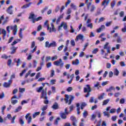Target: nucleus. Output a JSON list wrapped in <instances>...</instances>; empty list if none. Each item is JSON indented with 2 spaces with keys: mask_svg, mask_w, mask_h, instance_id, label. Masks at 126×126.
I'll return each instance as SVG.
<instances>
[{
  "mask_svg": "<svg viewBox=\"0 0 126 126\" xmlns=\"http://www.w3.org/2000/svg\"><path fill=\"white\" fill-rule=\"evenodd\" d=\"M6 118L8 120H10L11 121L12 124H15V119H16V116H14L12 118L11 114H8L7 115Z\"/></svg>",
  "mask_w": 126,
  "mask_h": 126,
  "instance_id": "obj_3",
  "label": "nucleus"
},
{
  "mask_svg": "<svg viewBox=\"0 0 126 126\" xmlns=\"http://www.w3.org/2000/svg\"><path fill=\"white\" fill-rule=\"evenodd\" d=\"M111 66H112V64L110 63H107L106 64L107 68H111Z\"/></svg>",
  "mask_w": 126,
  "mask_h": 126,
  "instance_id": "obj_64",
  "label": "nucleus"
},
{
  "mask_svg": "<svg viewBox=\"0 0 126 126\" xmlns=\"http://www.w3.org/2000/svg\"><path fill=\"white\" fill-rule=\"evenodd\" d=\"M19 92L20 93H23V92H25V88H19Z\"/></svg>",
  "mask_w": 126,
  "mask_h": 126,
  "instance_id": "obj_48",
  "label": "nucleus"
},
{
  "mask_svg": "<svg viewBox=\"0 0 126 126\" xmlns=\"http://www.w3.org/2000/svg\"><path fill=\"white\" fill-rule=\"evenodd\" d=\"M71 121H73V122H77V120L76 118L74 117V116H72L70 117Z\"/></svg>",
  "mask_w": 126,
  "mask_h": 126,
  "instance_id": "obj_43",
  "label": "nucleus"
},
{
  "mask_svg": "<svg viewBox=\"0 0 126 126\" xmlns=\"http://www.w3.org/2000/svg\"><path fill=\"white\" fill-rule=\"evenodd\" d=\"M52 108L53 110H58L59 109V104H58V103L55 102Z\"/></svg>",
  "mask_w": 126,
  "mask_h": 126,
  "instance_id": "obj_13",
  "label": "nucleus"
},
{
  "mask_svg": "<svg viewBox=\"0 0 126 126\" xmlns=\"http://www.w3.org/2000/svg\"><path fill=\"white\" fill-rule=\"evenodd\" d=\"M72 63V64H75L76 65H78V64H79V60L77 59L75 61H73Z\"/></svg>",
  "mask_w": 126,
  "mask_h": 126,
  "instance_id": "obj_22",
  "label": "nucleus"
},
{
  "mask_svg": "<svg viewBox=\"0 0 126 126\" xmlns=\"http://www.w3.org/2000/svg\"><path fill=\"white\" fill-rule=\"evenodd\" d=\"M103 115L104 117H107V118H110V114L106 111L103 112Z\"/></svg>",
  "mask_w": 126,
  "mask_h": 126,
  "instance_id": "obj_39",
  "label": "nucleus"
},
{
  "mask_svg": "<svg viewBox=\"0 0 126 126\" xmlns=\"http://www.w3.org/2000/svg\"><path fill=\"white\" fill-rule=\"evenodd\" d=\"M67 0V1L66 2V3L65 4V7H67V6L68 5V4H69L71 2V0Z\"/></svg>",
  "mask_w": 126,
  "mask_h": 126,
  "instance_id": "obj_59",
  "label": "nucleus"
},
{
  "mask_svg": "<svg viewBox=\"0 0 126 126\" xmlns=\"http://www.w3.org/2000/svg\"><path fill=\"white\" fill-rule=\"evenodd\" d=\"M95 9H96V6H94V5H93V4L91 6V9H90L91 12H93V11H94Z\"/></svg>",
  "mask_w": 126,
  "mask_h": 126,
  "instance_id": "obj_28",
  "label": "nucleus"
},
{
  "mask_svg": "<svg viewBox=\"0 0 126 126\" xmlns=\"http://www.w3.org/2000/svg\"><path fill=\"white\" fill-rule=\"evenodd\" d=\"M67 115H66L64 112H63L60 114V117L62 119H63V120H65V119H66Z\"/></svg>",
  "mask_w": 126,
  "mask_h": 126,
  "instance_id": "obj_14",
  "label": "nucleus"
},
{
  "mask_svg": "<svg viewBox=\"0 0 126 126\" xmlns=\"http://www.w3.org/2000/svg\"><path fill=\"white\" fill-rule=\"evenodd\" d=\"M41 98L46 99V91L43 89L42 90Z\"/></svg>",
  "mask_w": 126,
  "mask_h": 126,
  "instance_id": "obj_11",
  "label": "nucleus"
},
{
  "mask_svg": "<svg viewBox=\"0 0 126 126\" xmlns=\"http://www.w3.org/2000/svg\"><path fill=\"white\" fill-rule=\"evenodd\" d=\"M95 119H96V115L95 114H93L91 116V120L94 121Z\"/></svg>",
  "mask_w": 126,
  "mask_h": 126,
  "instance_id": "obj_45",
  "label": "nucleus"
},
{
  "mask_svg": "<svg viewBox=\"0 0 126 126\" xmlns=\"http://www.w3.org/2000/svg\"><path fill=\"white\" fill-rule=\"evenodd\" d=\"M30 115H31V114L28 113L25 116V118L26 120H28V124H29V125H30V124L32 123V117L30 116Z\"/></svg>",
  "mask_w": 126,
  "mask_h": 126,
  "instance_id": "obj_5",
  "label": "nucleus"
},
{
  "mask_svg": "<svg viewBox=\"0 0 126 126\" xmlns=\"http://www.w3.org/2000/svg\"><path fill=\"white\" fill-rule=\"evenodd\" d=\"M1 59H5V60L8 59V56H6L5 54H3L1 56Z\"/></svg>",
  "mask_w": 126,
  "mask_h": 126,
  "instance_id": "obj_56",
  "label": "nucleus"
},
{
  "mask_svg": "<svg viewBox=\"0 0 126 126\" xmlns=\"http://www.w3.org/2000/svg\"><path fill=\"white\" fill-rule=\"evenodd\" d=\"M110 2L111 0H104L101 3V5L107 6V5H109V3H110Z\"/></svg>",
  "mask_w": 126,
  "mask_h": 126,
  "instance_id": "obj_8",
  "label": "nucleus"
},
{
  "mask_svg": "<svg viewBox=\"0 0 126 126\" xmlns=\"http://www.w3.org/2000/svg\"><path fill=\"white\" fill-rule=\"evenodd\" d=\"M19 122H20V124L21 125V126H23L25 124L24 121H23V120H22V119H19Z\"/></svg>",
  "mask_w": 126,
  "mask_h": 126,
  "instance_id": "obj_63",
  "label": "nucleus"
},
{
  "mask_svg": "<svg viewBox=\"0 0 126 126\" xmlns=\"http://www.w3.org/2000/svg\"><path fill=\"white\" fill-rule=\"evenodd\" d=\"M59 121H61V118L60 117H58L55 120V121L54 122V125H55L56 126H58Z\"/></svg>",
  "mask_w": 126,
  "mask_h": 126,
  "instance_id": "obj_24",
  "label": "nucleus"
},
{
  "mask_svg": "<svg viewBox=\"0 0 126 126\" xmlns=\"http://www.w3.org/2000/svg\"><path fill=\"white\" fill-rule=\"evenodd\" d=\"M86 4L87 5V9L89 10V9H90V6H91V5L92 4V2H90Z\"/></svg>",
  "mask_w": 126,
  "mask_h": 126,
  "instance_id": "obj_41",
  "label": "nucleus"
},
{
  "mask_svg": "<svg viewBox=\"0 0 126 126\" xmlns=\"http://www.w3.org/2000/svg\"><path fill=\"white\" fill-rule=\"evenodd\" d=\"M45 38L44 37H38L37 38V40H38L39 41H40V42H42V41H44Z\"/></svg>",
  "mask_w": 126,
  "mask_h": 126,
  "instance_id": "obj_60",
  "label": "nucleus"
},
{
  "mask_svg": "<svg viewBox=\"0 0 126 126\" xmlns=\"http://www.w3.org/2000/svg\"><path fill=\"white\" fill-rule=\"evenodd\" d=\"M95 116H97L98 118H101V112L98 110H96L95 112Z\"/></svg>",
  "mask_w": 126,
  "mask_h": 126,
  "instance_id": "obj_19",
  "label": "nucleus"
},
{
  "mask_svg": "<svg viewBox=\"0 0 126 126\" xmlns=\"http://www.w3.org/2000/svg\"><path fill=\"white\" fill-rule=\"evenodd\" d=\"M63 47H64L63 45H62L59 46V47L58 48L57 50H58V51H62V50H63Z\"/></svg>",
  "mask_w": 126,
  "mask_h": 126,
  "instance_id": "obj_61",
  "label": "nucleus"
},
{
  "mask_svg": "<svg viewBox=\"0 0 126 126\" xmlns=\"http://www.w3.org/2000/svg\"><path fill=\"white\" fill-rule=\"evenodd\" d=\"M47 109H48V105H43L41 108V111H46V110H47Z\"/></svg>",
  "mask_w": 126,
  "mask_h": 126,
  "instance_id": "obj_38",
  "label": "nucleus"
},
{
  "mask_svg": "<svg viewBox=\"0 0 126 126\" xmlns=\"http://www.w3.org/2000/svg\"><path fill=\"white\" fill-rule=\"evenodd\" d=\"M63 14L62 15H61L56 20V23L57 24H59V22H61V20L63 19Z\"/></svg>",
  "mask_w": 126,
  "mask_h": 126,
  "instance_id": "obj_12",
  "label": "nucleus"
},
{
  "mask_svg": "<svg viewBox=\"0 0 126 126\" xmlns=\"http://www.w3.org/2000/svg\"><path fill=\"white\" fill-rule=\"evenodd\" d=\"M70 44L72 46V47H74L75 46V42L74 40H71L70 42Z\"/></svg>",
  "mask_w": 126,
  "mask_h": 126,
  "instance_id": "obj_50",
  "label": "nucleus"
},
{
  "mask_svg": "<svg viewBox=\"0 0 126 126\" xmlns=\"http://www.w3.org/2000/svg\"><path fill=\"white\" fill-rule=\"evenodd\" d=\"M116 2L115 0H113L111 3H110V6L111 8L113 9L114 8V7L115 5H116Z\"/></svg>",
  "mask_w": 126,
  "mask_h": 126,
  "instance_id": "obj_21",
  "label": "nucleus"
},
{
  "mask_svg": "<svg viewBox=\"0 0 126 126\" xmlns=\"http://www.w3.org/2000/svg\"><path fill=\"white\" fill-rule=\"evenodd\" d=\"M11 29L12 30L14 35H16V34H17L18 27L17 25L11 27Z\"/></svg>",
  "mask_w": 126,
  "mask_h": 126,
  "instance_id": "obj_6",
  "label": "nucleus"
},
{
  "mask_svg": "<svg viewBox=\"0 0 126 126\" xmlns=\"http://www.w3.org/2000/svg\"><path fill=\"white\" fill-rule=\"evenodd\" d=\"M68 99H69V95H68V94H65L64 101L66 103H68Z\"/></svg>",
  "mask_w": 126,
  "mask_h": 126,
  "instance_id": "obj_27",
  "label": "nucleus"
},
{
  "mask_svg": "<svg viewBox=\"0 0 126 126\" xmlns=\"http://www.w3.org/2000/svg\"><path fill=\"white\" fill-rule=\"evenodd\" d=\"M72 90H73V89L72 87H69L66 89V91H67V92H71V91H72Z\"/></svg>",
  "mask_w": 126,
  "mask_h": 126,
  "instance_id": "obj_51",
  "label": "nucleus"
},
{
  "mask_svg": "<svg viewBox=\"0 0 126 126\" xmlns=\"http://www.w3.org/2000/svg\"><path fill=\"white\" fill-rule=\"evenodd\" d=\"M2 34H3V38L4 39V37L6 36V31L4 29L2 30Z\"/></svg>",
  "mask_w": 126,
  "mask_h": 126,
  "instance_id": "obj_33",
  "label": "nucleus"
},
{
  "mask_svg": "<svg viewBox=\"0 0 126 126\" xmlns=\"http://www.w3.org/2000/svg\"><path fill=\"white\" fill-rule=\"evenodd\" d=\"M112 90H116V88L113 86L110 87L109 89L106 90L107 92H112Z\"/></svg>",
  "mask_w": 126,
  "mask_h": 126,
  "instance_id": "obj_17",
  "label": "nucleus"
},
{
  "mask_svg": "<svg viewBox=\"0 0 126 126\" xmlns=\"http://www.w3.org/2000/svg\"><path fill=\"white\" fill-rule=\"evenodd\" d=\"M120 64L121 65V66L124 67V66H126V63H125V62H121L120 63Z\"/></svg>",
  "mask_w": 126,
  "mask_h": 126,
  "instance_id": "obj_62",
  "label": "nucleus"
},
{
  "mask_svg": "<svg viewBox=\"0 0 126 126\" xmlns=\"http://www.w3.org/2000/svg\"><path fill=\"white\" fill-rule=\"evenodd\" d=\"M109 113L110 114H114V113H116V109L113 108L111 109L110 111H109Z\"/></svg>",
  "mask_w": 126,
  "mask_h": 126,
  "instance_id": "obj_54",
  "label": "nucleus"
},
{
  "mask_svg": "<svg viewBox=\"0 0 126 126\" xmlns=\"http://www.w3.org/2000/svg\"><path fill=\"white\" fill-rule=\"evenodd\" d=\"M43 87H40L39 88H36V92H38V93H40L42 90H43Z\"/></svg>",
  "mask_w": 126,
  "mask_h": 126,
  "instance_id": "obj_36",
  "label": "nucleus"
},
{
  "mask_svg": "<svg viewBox=\"0 0 126 126\" xmlns=\"http://www.w3.org/2000/svg\"><path fill=\"white\" fill-rule=\"evenodd\" d=\"M86 87L87 88H84V93H87V94L85 95V97H86V98H88V97H89V96H90V92H91L92 90H91V88L90 87V86H89V85H87Z\"/></svg>",
  "mask_w": 126,
  "mask_h": 126,
  "instance_id": "obj_1",
  "label": "nucleus"
},
{
  "mask_svg": "<svg viewBox=\"0 0 126 126\" xmlns=\"http://www.w3.org/2000/svg\"><path fill=\"white\" fill-rule=\"evenodd\" d=\"M109 45V42H106L105 44L104 45L103 47V49L107 50V49H109L110 47H108Z\"/></svg>",
  "mask_w": 126,
  "mask_h": 126,
  "instance_id": "obj_40",
  "label": "nucleus"
},
{
  "mask_svg": "<svg viewBox=\"0 0 126 126\" xmlns=\"http://www.w3.org/2000/svg\"><path fill=\"white\" fill-rule=\"evenodd\" d=\"M18 41H20V39H17L16 40H14L12 43H11V46H14V45L17 44L18 43Z\"/></svg>",
  "mask_w": 126,
  "mask_h": 126,
  "instance_id": "obj_44",
  "label": "nucleus"
},
{
  "mask_svg": "<svg viewBox=\"0 0 126 126\" xmlns=\"http://www.w3.org/2000/svg\"><path fill=\"white\" fill-rule=\"evenodd\" d=\"M120 9H117L115 12H114V15H118L119 14V12H120Z\"/></svg>",
  "mask_w": 126,
  "mask_h": 126,
  "instance_id": "obj_57",
  "label": "nucleus"
},
{
  "mask_svg": "<svg viewBox=\"0 0 126 126\" xmlns=\"http://www.w3.org/2000/svg\"><path fill=\"white\" fill-rule=\"evenodd\" d=\"M126 102V99L125 98H121L120 101V104H125V102Z\"/></svg>",
  "mask_w": 126,
  "mask_h": 126,
  "instance_id": "obj_52",
  "label": "nucleus"
},
{
  "mask_svg": "<svg viewBox=\"0 0 126 126\" xmlns=\"http://www.w3.org/2000/svg\"><path fill=\"white\" fill-rule=\"evenodd\" d=\"M36 17H37V16H35L34 13H33L32 12L30 14V15L29 17V19H32H32H36Z\"/></svg>",
  "mask_w": 126,
  "mask_h": 126,
  "instance_id": "obj_10",
  "label": "nucleus"
},
{
  "mask_svg": "<svg viewBox=\"0 0 126 126\" xmlns=\"http://www.w3.org/2000/svg\"><path fill=\"white\" fill-rule=\"evenodd\" d=\"M16 49H17V48L15 47L14 46H12L11 48V50H12V51L11 52V55H13V54L15 53V51H16Z\"/></svg>",
  "mask_w": 126,
  "mask_h": 126,
  "instance_id": "obj_18",
  "label": "nucleus"
},
{
  "mask_svg": "<svg viewBox=\"0 0 126 126\" xmlns=\"http://www.w3.org/2000/svg\"><path fill=\"white\" fill-rule=\"evenodd\" d=\"M87 106V104L85 102H82L81 104V110H83L84 107H86Z\"/></svg>",
  "mask_w": 126,
  "mask_h": 126,
  "instance_id": "obj_30",
  "label": "nucleus"
},
{
  "mask_svg": "<svg viewBox=\"0 0 126 126\" xmlns=\"http://www.w3.org/2000/svg\"><path fill=\"white\" fill-rule=\"evenodd\" d=\"M40 115V112H35L32 114L33 119H35L37 117V116H39Z\"/></svg>",
  "mask_w": 126,
  "mask_h": 126,
  "instance_id": "obj_25",
  "label": "nucleus"
},
{
  "mask_svg": "<svg viewBox=\"0 0 126 126\" xmlns=\"http://www.w3.org/2000/svg\"><path fill=\"white\" fill-rule=\"evenodd\" d=\"M12 8H13V6L11 5L9 6L6 10L7 13L10 15L13 14V10H12Z\"/></svg>",
  "mask_w": 126,
  "mask_h": 126,
  "instance_id": "obj_7",
  "label": "nucleus"
},
{
  "mask_svg": "<svg viewBox=\"0 0 126 126\" xmlns=\"http://www.w3.org/2000/svg\"><path fill=\"white\" fill-rule=\"evenodd\" d=\"M111 25H112V21L107 22L105 24L106 27H109V26H111Z\"/></svg>",
  "mask_w": 126,
  "mask_h": 126,
  "instance_id": "obj_53",
  "label": "nucleus"
},
{
  "mask_svg": "<svg viewBox=\"0 0 126 126\" xmlns=\"http://www.w3.org/2000/svg\"><path fill=\"white\" fill-rule=\"evenodd\" d=\"M18 101L16 99H12L11 100V104L12 105H15L17 103Z\"/></svg>",
  "mask_w": 126,
  "mask_h": 126,
  "instance_id": "obj_46",
  "label": "nucleus"
},
{
  "mask_svg": "<svg viewBox=\"0 0 126 126\" xmlns=\"http://www.w3.org/2000/svg\"><path fill=\"white\" fill-rule=\"evenodd\" d=\"M84 36L82 34H79L76 36V38L75 39V41L76 42H77V41H78V40H82V39H83L84 38Z\"/></svg>",
  "mask_w": 126,
  "mask_h": 126,
  "instance_id": "obj_9",
  "label": "nucleus"
},
{
  "mask_svg": "<svg viewBox=\"0 0 126 126\" xmlns=\"http://www.w3.org/2000/svg\"><path fill=\"white\" fill-rule=\"evenodd\" d=\"M83 116L84 118H85V119H86V118L87 117V116H88V112H87V111L84 110V112L83 113Z\"/></svg>",
  "mask_w": 126,
  "mask_h": 126,
  "instance_id": "obj_32",
  "label": "nucleus"
},
{
  "mask_svg": "<svg viewBox=\"0 0 126 126\" xmlns=\"http://www.w3.org/2000/svg\"><path fill=\"white\" fill-rule=\"evenodd\" d=\"M51 27H52V31L54 32L56 31V29H55V26H54V24L53 23H51L50 24Z\"/></svg>",
  "mask_w": 126,
  "mask_h": 126,
  "instance_id": "obj_49",
  "label": "nucleus"
},
{
  "mask_svg": "<svg viewBox=\"0 0 126 126\" xmlns=\"http://www.w3.org/2000/svg\"><path fill=\"white\" fill-rule=\"evenodd\" d=\"M45 48H50V43L49 41H46L45 42Z\"/></svg>",
  "mask_w": 126,
  "mask_h": 126,
  "instance_id": "obj_42",
  "label": "nucleus"
},
{
  "mask_svg": "<svg viewBox=\"0 0 126 126\" xmlns=\"http://www.w3.org/2000/svg\"><path fill=\"white\" fill-rule=\"evenodd\" d=\"M8 82H4L3 84V87L5 88H9L10 87V85H11V84L12 83V80H9L8 81Z\"/></svg>",
  "mask_w": 126,
  "mask_h": 126,
  "instance_id": "obj_4",
  "label": "nucleus"
},
{
  "mask_svg": "<svg viewBox=\"0 0 126 126\" xmlns=\"http://www.w3.org/2000/svg\"><path fill=\"white\" fill-rule=\"evenodd\" d=\"M119 73H120V71H119V70H118V69L116 68L114 69V75H116V76H118Z\"/></svg>",
  "mask_w": 126,
  "mask_h": 126,
  "instance_id": "obj_23",
  "label": "nucleus"
},
{
  "mask_svg": "<svg viewBox=\"0 0 126 126\" xmlns=\"http://www.w3.org/2000/svg\"><path fill=\"white\" fill-rule=\"evenodd\" d=\"M31 4H32V2H30L29 4H26L25 5H24L22 7H21V8L22 9H24V8H27L28 7H29Z\"/></svg>",
  "mask_w": 126,
  "mask_h": 126,
  "instance_id": "obj_15",
  "label": "nucleus"
},
{
  "mask_svg": "<svg viewBox=\"0 0 126 126\" xmlns=\"http://www.w3.org/2000/svg\"><path fill=\"white\" fill-rule=\"evenodd\" d=\"M70 99H69V103H68V105H70V104H71V102H72L73 99H74V98H75V97H74V96L73 95H70Z\"/></svg>",
  "mask_w": 126,
  "mask_h": 126,
  "instance_id": "obj_29",
  "label": "nucleus"
},
{
  "mask_svg": "<svg viewBox=\"0 0 126 126\" xmlns=\"http://www.w3.org/2000/svg\"><path fill=\"white\" fill-rule=\"evenodd\" d=\"M109 101H110V99H109L104 100L103 101L102 106H105V105H107V104H108Z\"/></svg>",
  "mask_w": 126,
  "mask_h": 126,
  "instance_id": "obj_31",
  "label": "nucleus"
},
{
  "mask_svg": "<svg viewBox=\"0 0 126 126\" xmlns=\"http://www.w3.org/2000/svg\"><path fill=\"white\" fill-rule=\"evenodd\" d=\"M22 109V106H19L18 108H17L15 110V113H18V112H19Z\"/></svg>",
  "mask_w": 126,
  "mask_h": 126,
  "instance_id": "obj_37",
  "label": "nucleus"
},
{
  "mask_svg": "<svg viewBox=\"0 0 126 126\" xmlns=\"http://www.w3.org/2000/svg\"><path fill=\"white\" fill-rule=\"evenodd\" d=\"M105 93H103L98 96V100H103L104 96H105Z\"/></svg>",
  "mask_w": 126,
  "mask_h": 126,
  "instance_id": "obj_20",
  "label": "nucleus"
},
{
  "mask_svg": "<svg viewBox=\"0 0 126 126\" xmlns=\"http://www.w3.org/2000/svg\"><path fill=\"white\" fill-rule=\"evenodd\" d=\"M94 87H97V89L99 90V87H101V86L100 85V83H99V82H97L96 84H95L94 85Z\"/></svg>",
  "mask_w": 126,
  "mask_h": 126,
  "instance_id": "obj_35",
  "label": "nucleus"
},
{
  "mask_svg": "<svg viewBox=\"0 0 126 126\" xmlns=\"http://www.w3.org/2000/svg\"><path fill=\"white\" fill-rule=\"evenodd\" d=\"M70 6H71V8H72L74 10H77V7H76V5H75L74 4L71 3Z\"/></svg>",
  "mask_w": 126,
  "mask_h": 126,
  "instance_id": "obj_26",
  "label": "nucleus"
},
{
  "mask_svg": "<svg viewBox=\"0 0 126 126\" xmlns=\"http://www.w3.org/2000/svg\"><path fill=\"white\" fill-rule=\"evenodd\" d=\"M12 63V60H11V59H9L8 60V63H7V64L8 65V66H11V63Z\"/></svg>",
  "mask_w": 126,
  "mask_h": 126,
  "instance_id": "obj_47",
  "label": "nucleus"
},
{
  "mask_svg": "<svg viewBox=\"0 0 126 126\" xmlns=\"http://www.w3.org/2000/svg\"><path fill=\"white\" fill-rule=\"evenodd\" d=\"M54 75H55V70H51L50 77H53V76H54Z\"/></svg>",
  "mask_w": 126,
  "mask_h": 126,
  "instance_id": "obj_55",
  "label": "nucleus"
},
{
  "mask_svg": "<svg viewBox=\"0 0 126 126\" xmlns=\"http://www.w3.org/2000/svg\"><path fill=\"white\" fill-rule=\"evenodd\" d=\"M120 17H123L125 15V12L124 11H122L119 13Z\"/></svg>",
  "mask_w": 126,
  "mask_h": 126,
  "instance_id": "obj_58",
  "label": "nucleus"
},
{
  "mask_svg": "<svg viewBox=\"0 0 126 126\" xmlns=\"http://www.w3.org/2000/svg\"><path fill=\"white\" fill-rule=\"evenodd\" d=\"M57 42L56 41H54L50 43V48L51 47L52 48H55V47H57Z\"/></svg>",
  "mask_w": 126,
  "mask_h": 126,
  "instance_id": "obj_16",
  "label": "nucleus"
},
{
  "mask_svg": "<svg viewBox=\"0 0 126 126\" xmlns=\"http://www.w3.org/2000/svg\"><path fill=\"white\" fill-rule=\"evenodd\" d=\"M60 8H61V7H60V5H57L55 9V12L56 13H57L58 12V11H59L60 10Z\"/></svg>",
  "mask_w": 126,
  "mask_h": 126,
  "instance_id": "obj_34",
  "label": "nucleus"
},
{
  "mask_svg": "<svg viewBox=\"0 0 126 126\" xmlns=\"http://www.w3.org/2000/svg\"><path fill=\"white\" fill-rule=\"evenodd\" d=\"M54 65L56 66H60V68H63V65H64V63L63 62V60L62 59H59V61H55L54 63Z\"/></svg>",
  "mask_w": 126,
  "mask_h": 126,
  "instance_id": "obj_2",
  "label": "nucleus"
}]
</instances>
